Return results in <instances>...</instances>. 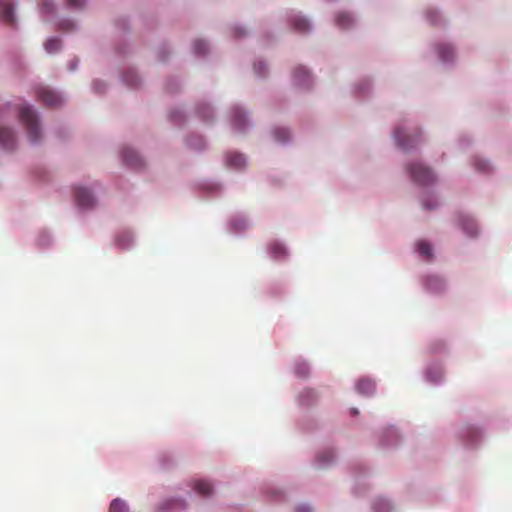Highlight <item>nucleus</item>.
Returning a JSON list of instances; mask_svg holds the SVG:
<instances>
[{"label": "nucleus", "instance_id": "23", "mask_svg": "<svg viewBox=\"0 0 512 512\" xmlns=\"http://www.w3.org/2000/svg\"><path fill=\"white\" fill-rule=\"evenodd\" d=\"M61 47V41L58 38H51L45 43V50L48 53H54Z\"/></svg>", "mask_w": 512, "mask_h": 512}, {"label": "nucleus", "instance_id": "32", "mask_svg": "<svg viewBox=\"0 0 512 512\" xmlns=\"http://www.w3.org/2000/svg\"><path fill=\"white\" fill-rule=\"evenodd\" d=\"M474 165L478 171L486 172L489 170V163L486 160L477 159Z\"/></svg>", "mask_w": 512, "mask_h": 512}, {"label": "nucleus", "instance_id": "31", "mask_svg": "<svg viewBox=\"0 0 512 512\" xmlns=\"http://www.w3.org/2000/svg\"><path fill=\"white\" fill-rule=\"evenodd\" d=\"M254 71L260 77L265 76V73H266V65H265V63L262 62V61H259V62L255 63L254 64Z\"/></svg>", "mask_w": 512, "mask_h": 512}, {"label": "nucleus", "instance_id": "12", "mask_svg": "<svg viewBox=\"0 0 512 512\" xmlns=\"http://www.w3.org/2000/svg\"><path fill=\"white\" fill-rule=\"evenodd\" d=\"M460 225L469 236H475L477 234V224L471 217L466 215L461 216Z\"/></svg>", "mask_w": 512, "mask_h": 512}, {"label": "nucleus", "instance_id": "26", "mask_svg": "<svg viewBox=\"0 0 512 512\" xmlns=\"http://www.w3.org/2000/svg\"><path fill=\"white\" fill-rule=\"evenodd\" d=\"M295 373L300 377H306L309 374V366L304 363H298L295 366Z\"/></svg>", "mask_w": 512, "mask_h": 512}, {"label": "nucleus", "instance_id": "21", "mask_svg": "<svg viewBox=\"0 0 512 512\" xmlns=\"http://www.w3.org/2000/svg\"><path fill=\"white\" fill-rule=\"evenodd\" d=\"M274 138L280 143H284L290 139V133L286 128H276L273 131Z\"/></svg>", "mask_w": 512, "mask_h": 512}, {"label": "nucleus", "instance_id": "38", "mask_svg": "<svg viewBox=\"0 0 512 512\" xmlns=\"http://www.w3.org/2000/svg\"><path fill=\"white\" fill-rule=\"evenodd\" d=\"M298 512H310V510L307 507H301L298 509Z\"/></svg>", "mask_w": 512, "mask_h": 512}, {"label": "nucleus", "instance_id": "9", "mask_svg": "<svg viewBox=\"0 0 512 512\" xmlns=\"http://www.w3.org/2000/svg\"><path fill=\"white\" fill-rule=\"evenodd\" d=\"M0 6H1L0 16H1L2 21L7 24L13 25L15 22L13 5L8 2H5V3L0 2Z\"/></svg>", "mask_w": 512, "mask_h": 512}, {"label": "nucleus", "instance_id": "13", "mask_svg": "<svg viewBox=\"0 0 512 512\" xmlns=\"http://www.w3.org/2000/svg\"><path fill=\"white\" fill-rule=\"evenodd\" d=\"M336 25L341 29H347L354 24L353 17L346 12H340L335 19Z\"/></svg>", "mask_w": 512, "mask_h": 512}, {"label": "nucleus", "instance_id": "35", "mask_svg": "<svg viewBox=\"0 0 512 512\" xmlns=\"http://www.w3.org/2000/svg\"><path fill=\"white\" fill-rule=\"evenodd\" d=\"M93 87L94 89L97 91V92H103L104 91V83L100 82V81H94L93 82Z\"/></svg>", "mask_w": 512, "mask_h": 512}, {"label": "nucleus", "instance_id": "14", "mask_svg": "<svg viewBox=\"0 0 512 512\" xmlns=\"http://www.w3.org/2000/svg\"><path fill=\"white\" fill-rule=\"evenodd\" d=\"M227 164L230 167L241 169L245 166L246 160L242 154L231 153L227 156Z\"/></svg>", "mask_w": 512, "mask_h": 512}, {"label": "nucleus", "instance_id": "2", "mask_svg": "<svg viewBox=\"0 0 512 512\" xmlns=\"http://www.w3.org/2000/svg\"><path fill=\"white\" fill-rule=\"evenodd\" d=\"M408 171L413 181L420 185H428L435 181V176L431 169L421 163L410 164Z\"/></svg>", "mask_w": 512, "mask_h": 512}, {"label": "nucleus", "instance_id": "10", "mask_svg": "<svg viewBox=\"0 0 512 512\" xmlns=\"http://www.w3.org/2000/svg\"><path fill=\"white\" fill-rule=\"evenodd\" d=\"M293 29L299 33H306L310 29L308 20L300 15H294L290 19Z\"/></svg>", "mask_w": 512, "mask_h": 512}, {"label": "nucleus", "instance_id": "7", "mask_svg": "<svg viewBox=\"0 0 512 512\" xmlns=\"http://www.w3.org/2000/svg\"><path fill=\"white\" fill-rule=\"evenodd\" d=\"M293 81L299 87H309L311 83V76L308 70L302 66H298L293 71Z\"/></svg>", "mask_w": 512, "mask_h": 512}, {"label": "nucleus", "instance_id": "19", "mask_svg": "<svg viewBox=\"0 0 512 512\" xmlns=\"http://www.w3.org/2000/svg\"><path fill=\"white\" fill-rule=\"evenodd\" d=\"M438 54L443 61H449L454 57V50L448 44H441L438 46Z\"/></svg>", "mask_w": 512, "mask_h": 512}, {"label": "nucleus", "instance_id": "27", "mask_svg": "<svg viewBox=\"0 0 512 512\" xmlns=\"http://www.w3.org/2000/svg\"><path fill=\"white\" fill-rule=\"evenodd\" d=\"M193 49L197 55L205 54L207 51V44L204 41L197 40L194 42Z\"/></svg>", "mask_w": 512, "mask_h": 512}, {"label": "nucleus", "instance_id": "34", "mask_svg": "<svg viewBox=\"0 0 512 512\" xmlns=\"http://www.w3.org/2000/svg\"><path fill=\"white\" fill-rule=\"evenodd\" d=\"M42 7L47 13H52L54 11L53 5L49 3L48 0H43Z\"/></svg>", "mask_w": 512, "mask_h": 512}, {"label": "nucleus", "instance_id": "30", "mask_svg": "<svg viewBox=\"0 0 512 512\" xmlns=\"http://www.w3.org/2000/svg\"><path fill=\"white\" fill-rule=\"evenodd\" d=\"M333 458H334V454L332 451H326V452H323L318 455V461L321 464L328 463V462L332 461Z\"/></svg>", "mask_w": 512, "mask_h": 512}, {"label": "nucleus", "instance_id": "24", "mask_svg": "<svg viewBox=\"0 0 512 512\" xmlns=\"http://www.w3.org/2000/svg\"><path fill=\"white\" fill-rule=\"evenodd\" d=\"M123 80L127 85L131 87H136L140 82L138 76L133 71L125 73L123 76Z\"/></svg>", "mask_w": 512, "mask_h": 512}, {"label": "nucleus", "instance_id": "3", "mask_svg": "<svg viewBox=\"0 0 512 512\" xmlns=\"http://www.w3.org/2000/svg\"><path fill=\"white\" fill-rule=\"evenodd\" d=\"M394 138L397 145L403 150H410L420 141L419 135H408L402 128H397L394 132Z\"/></svg>", "mask_w": 512, "mask_h": 512}, {"label": "nucleus", "instance_id": "5", "mask_svg": "<svg viewBox=\"0 0 512 512\" xmlns=\"http://www.w3.org/2000/svg\"><path fill=\"white\" fill-rule=\"evenodd\" d=\"M74 197L77 205L82 208H91L95 203L92 193L84 187H77Z\"/></svg>", "mask_w": 512, "mask_h": 512}, {"label": "nucleus", "instance_id": "1", "mask_svg": "<svg viewBox=\"0 0 512 512\" xmlns=\"http://www.w3.org/2000/svg\"><path fill=\"white\" fill-rule=\"evenodd\" d=\"M19 119L26 127L30 142H38L41 139L42 134L36 112L30 106L23 105L19 109Z\"/></svg>", "mask_w": 512, "mask_h": 512}, {"label": "nucleus", "instance_id": "16", "mask_svg": "<svg viewBox=\"0 0 512 512\" xmlns=\"http://www.w3.org/2000/svg\"><path fill=\"white\" fill-rule=\"evenodd\" d=\"M245 115L239 108H235L232 112V124L238 129L242 130L245 127Z\"/></svg>", "mask_w": 512, "mask_h": 512}, {"label": "nucleus", "instance_id": "28", "mask_svg": "<svg viewBox=\"0 0 512 512\" xmlns=\"http://www.w3.org/2000/svg\"><path fill=\"white\" fill-rule=\"evenodd\" d=\"M188 144L191 147H194L196 149H202L205 146V143L201 137L195 136L188 140Z\"/></svg>", "mask_w": 512, "mask_h": 512}, {"label": "nucleus", "instance_id": "6", "mask_svg": "<svg viewBox=\"0 0 512 512\" xmlns=\"http://www.w3.org/2000/svg\"><path fill=\"white\" fill-rule=\"evenodd\" d=\"M16 138L15 133L8 127L0 128V147L5 150H12L15 147Z\"/></svg>", "mask_w": 512, "mask_h": 512}, {"label": "nucleus", "instance_id": "4", "mask_svg": "<svg viewBox=\"0 0 512 512\" xmlns=\"http://www.w3.org/2000/svg\"><path fill=\"white\" fill-rule=\"evenodd\" d=\"M38 100L46 106L56 107L62 103L61 97L54 91L41 87L37 90Z\"/></svg>", "mask_w": 512, "mask_h": 512}, {"label": "nucleus", "instance_id": "33", "mask_svg": "<svg viewBox=\"0 0 512 512\" xmlns=\"http://www.w3.org/2000/svg\"><path fill=\"white\" fill-rule=\"evenodd\" d=\"M66 1H67V5L69 7L75 8V9L83 7V5L85 3V0H66Z\"/></svg>", "mask_w": 512, "mask_h": 512}, {"label": "nucleus", "instance_id": "20", "mask_svg": "<svg viewBox=\"0 0 512 512\" xmlns=\"http://www.w3.org/2000/svg\"><path fill=\"white\" fill-rule=\"evenodd\" d=\"M417 251L422 257H424L427 260H430L432 258L431 245L424 240H421L417 243Z\"/></svg>", "mask_w": 512, "mask_h": 512}, {"label": "nucleus", "instance_id": "25", "mask_svg": "<svg viewBox=\"0 0 512 512\" xmlns=\"http://www.w3.org/2000/svg\"><path fill=\"white\" fill-rule=\"evenodd\" d=\"M271 253L275 259H280L286 255V250L283 245L274 243L271 245Z\"/></svg>", "mask_w": 512, "mask_h": 512}, {"label": "nucleus", "instance_id": "11", "mask_svg": "<svg viewBox=\"0 0 512 512\" xmlns=\"http://www.w3.org/2000/svg\"><path fill=\"white\" fill-rule=\"evenodd\" d=\"M358 393L369 396L375 391V383L370 379H361L356 385Z\"/></svg>", "mask_w": 512, "mask_h": 512}, {"label": "nucleus", "instance_id": "15", "mask_svg": "<svg viewBox=\"0 0 512 512\" xmlns=\"http://www.w3.org/2000/svg\"><path fill=\"white\" fill-rule=\"evenodd\" d=\"M193 488L201 496H208L213 491L212 485L204 480L195 481Z\"/></svg>", "mask_w": 512, "mask_h": 512}, {"label": "nucleus", "instance_id": "29", "mask_svg": "<svg viewBox=\"0 0 512 512\" xmlns=\"http://www.w3.org/2000/svg\"><path fill=\"white\" fill-rule=\"evenodd\" d=\"M374 508L377 512H388L390 510L389 503L383 499L378 500L375 503Z\"/></svg>", "mask_w": 512, "mask_h": 512}, {"label": "nucleus", "instance_id": "22", "mask_svg": "<svg viewBox=\"0 0 512 512\" xmlns=\"http://www.w3.org/2000/svg\"><path fill=\"white\" fill-rule=\"evenodd\" d=\"M127 506L126 503L121 499H114L109 508V512H126Z\"/></svg>", "mask_w": 512, "mask_h": 512}, {"label": "nucleus", "instance_id": "39", "mask_svg": "<svg viewBox=\"0 0 512 512\" xmlns=\"http://www.w3.org/2000/svg\"><path fill=\"white\" fill-rule=\"evenodd\" d=\"M352 413H353V414H357V413H358L357 409H353V410H352Z\"/></svg>", "mask_w": 512, "mask_h": 512}, {"label": "nucleus", "instance_id": "18", "mask_svg": "<svg viewBox=\"0 0 512 512\" xmlns=\"http://www.w3.org/2000/svg\"><path fill=\"white\" fill-rule=\"evenodd\" d=\"M318 398V395L316 391L313 389H305L300 394V401L303 405H311L313 404Z\"/></svg>", "mask_w": 512, "mask_h": 512}, {"label": "nucleus", "instance_id": "37", "mask_svg": "<svg viewBox=\"0 0 512 512\" xmlns=\"http://www.w3.org/2000/svg\"><path fill=\"white\" fill-rule=\"evenodd\" d=\"M437 206V203L434 202V203H429V202H424L423 203V207L427 210H431V209H434L435 207Z\"/></svg>", "mask_w": 512, "mask_h": 512}, {"label": "nucleus", "instance_id": "36", "mask_svg": "<svg viewBox=\"0 0 512 512\" xmlns=\"http://www.w3.org/2000/svg\"><path fill=\"white\" fill-rule=\"evenodd\" d=\"M233 34L235 37H242L244 36L246 33L244 31V29H241V28H234L233 29Z\"/></svg>", "mask_w": 512, "mask_h": 512}, {"label": "nucleus", "instance_id": "8", "mask_svg": "<svg viewBox=\"0 0 512 512\" xmlns=\"http://www.w3.org/2000/svg\"><path fill=\"white\" fill-rule=\"evenodd\" d=\"M123 160L126 165L134 169H138L143 165V161L139 154L130 148H126L123 150Z\"/></svg>", "mask_w": 512, "mask_h": 512}, {"label": "nucleus", "instance_id": "17", "mask_svg": "<svg viewBox=\"0 0 512 512\" xmlns=\"http://www.w3.org/2000/svg\"><path fill=\"white\" fill-rule=\"evenodd\" d=\"M444 282L438 276H431L427 279V288L435 293L441 292L444 290Z\"/></svg>", "mask_w": 512, "mask_h": 512}]
</instances>
